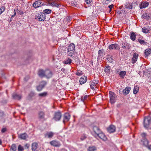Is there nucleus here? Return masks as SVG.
Here are the masks:
<instances>
[{
    "instance_id": "1",
    "label": "nucleus",
    "mask_w": 151,
    "mask_h": 151,
    "mask_svg": "<svg viewBox=\"0 0 151 151\" xmlns=\"http://www.w3.org/2000/svg\"><path fill=\"white\" fill-rule=\"evenodd\" d=\"M75 45L73 43L70 44L68 47V55L70 57L73 56L75 52Z\"/></svg>"
},
{
    "instance_id": "2",
    "label": "nucleus",
    "mask_w": 151,
    "mask_h": 151,
    "mask_svg": "<svg viewBox=\"0 0 151 151\" xmlns=\"http://www.w3.org/2000/svg\"><path fill=\"white\" fill-rule=\"evenodd\" d=\"M144 125L146 128H151V117L149 116L145 117L144 120Z\"/></svg>"
},
{
    "instance_id": "3",
    "label": "nucleus",
    "mask_w": 151,
    "mask_h": 151,
    "mask_svg": "<svg viewBox=\"0 0 151 151\" xmlns=\"http://www.w3.org/2000/svg\"><path fill=\"white\" fill-rule=\"evenodd\" d=\"M45 15L42 12L36 14L35 18L39 21H43L45 19Z\"/></svg>"
},
{
    "instance_id": "4",
    "label": "nucleus",
    "mask_w": 151,
    "mask_h": 151,
    "mask_svg": "<svg viewBox=\"0 0 151 151\" xmlns=\"http://www.w3.org/2000/svg\"><path fill=\"white\" fill-rule=\"evenodd\" d=\"M61 116L62 114L60 112L57 111L55 113L52 119L55 121H59L60 119Z\"/></svg>"
},
{
    "instance_id": "5",
    "label": "nucleus",
    "mask_w": 151,
    "mask_h": 151,
    "mask_svg": "<svg viewBox=\"0 0 151 151\" xmlns=\"http://www.w3.org/2000/svg\"><path fill=\"white\" fill-rule=\"evenodd\" d=\"M43 3L41 0H38L35 1L32 4L33 6L35 8H37L43 5Z\"/></svg>"
},
{
    "instance_id": "6",
    "label": "nucleus",
    "mask_w": 151,
    "mask_h": 151,
    "mask_svg": "<svg viewBox=\"0 0 151 151\" xmlns=\"http://www.w3.org/2000/svg\"><path fill=\"white\" fill-rule=\"evenodd\" d=\"M109 95L111 103L112 104H113L115 102L116 96L113 92L111 91H109Z\"/></svg>"
},
{
    "instance_id": "7",
    "label": "nucleus",
    "mask_w": 151,
    "mask_h": 151,
    "mask_svg": "<svg viewBox=\"0 0 151 151\" xmlns=\"http://www.w3.org/2000/svg\"><path fill=\"white\" fill-rule=\"evenodd\" d=\"M46 84V82L44 81H41L39 85L37 87V90L38 91H41Z\"/></svg>"
},
{
    "instance_id": "8",
    "label": "nucleus",
    "mask_w": 151,
    "mask_h": 151,
    "mask_svg": "<svg viewBox=\"0 0 151 151\" xmlns=\"http://www.w3.org/2000/svg\"><path fill=\"white\" fill-rule=\"evenodd\" d=\"M109 48L110 50H119L120 49V46L117 44H113L109 46Z\"/></svg>"
},
{
    "instance_id": "9",
    "label": "nucleus",
    "mask_w": 151,
    "mask_h": 151,
    "mask_svg": "<svg viewBox=\"0 0 151 151\" xmlns=\"http://www.w3.org/2000/svg\"><path fill=\"white\" fill-rule=\"evenodd\" d=\"M121 47L124 49L129 50L130 49L131 46L129 43L127 42H124L122 43Z\"/></svg>"
},
{
    "instance_id": "10",
    "label": "nucleus",
    "mask_w": 151,
    "mask_h": 151,
    "mask_svg": "<svg viewBox=\"0 0 151 151\" xmlns=\"http://www.w3.org/2000/svg\"><path fill=\"white\" fill-rule=\"evenodd\" d=\"M50 144L52 145L55 147H60L61 144L60 142L56 140H54L50 141Z\"/></svg>"
},
{
    "instance_id": "11",
    "label": "nucleus",
    "mask_w": 151,
    "mask_h": 151,
    "mask_svg": "<svg viewBox=\"0 0 151 151\" xmlns=\"http://www.w3.org/2000/svg\"><path fill=\"white\" fill-rule=\"evenodd\" d=\"M70 115L68 113H65L63 116V123L65 124L66 122L69 121L70 119Z\"/></svg>"
},
{
    "instance_id": "12",
    "label": "nucleus",
    "mask_w": 151,
    "mask_h": 151,
    "mask_svg": "<svg viewBox=\"0 0 151 151\" xmlns=\"http://www.w3.org/2000/svg\"><path fill=\"white\" fill-rule=\"evenodd\" d=\"M149 4V3L146 1H142L139 5L140 8L142 9L146 8L148 6Z\"/></svg>"
},
{
    "instance_id": "13",
    "label": "nucleus",
    "mask_w": 151,
    "mask_h": 151,
    "mask_svg": "<svg viewBox=\"0 0 151 151\" xmlns=\"http://www.w3.org/2000/svg\"><path fill=\"white\" fill-rule=\"evenodd\" d=\"M52 72L50 70H45V77L47 78H49L52 76Z\"/></svg>"
},
{
    "instance_id": "14",
    "label": "nucleus",
    "mask_w": 151,
    "mask_h": 151,
    "mask_svg": "<svg viewBox=\"0 0 151 151\" xmlns=\"http://www.w3.org/2000/svg\"><path fill=\"white\" fill-rule=\"evenodd\" d=\"M28 137V135L26 133L21 134L18 135V138L26 140Z\"/></svg>"
},
{
    "instance_id": "15",
    "label": "nucleus",
    "mask_w": 151,
    "mask_h": 151,
    "mask_svg": "<svg viewBox=\"0 0 151 151\" xmlns=\"http://www.w3.org/2000/svg\"><path fill=\"white\" fill-rule=\"evenodd\" d=\"M107 130L110 133H113L116 131V127L113 125H111L107 128Z\"/></svg>"
},
{
    "instance_id": "16",
    "label": "nucleus",
    "mask_w": 151,
    "mask_h": 151,
    "mask_svg": "<svg viewBox=\"0 0 151 151\" xmlns=\"http://www.w3.org/2000/svg\"><path fill=\"white\" fill-rule=\"evenodd\" d=\"M93 129L96 135L99 134L101 132L99 128L96 126H93Z\"/></svg>"
},
{
    "instance_id": "17",
    "label": "nucleus",
    "mask_w": 151,
    "mask_h": 151,
    "mask_svg": "<svg viewBox=\"0 0 151 151\" xmlns=\"http://www.w3.org/2000/svg\"><path fill=\"white\" fill-rule=\"evenodd\" d=\"M97 136L100 139L104 141H106L107 139L106 137L104 134L102 133L101 132L99 134H97Z\"/></svg>"
},
{
    "instance_id": "18",
    "label": "nucleus",
    "mask_w": 151,
    "mask_h": 151,
    "mask_svg": "<svg viewBox=\"0 0 151 151\" xmlns=\"http://www.w3.org/2000/svg\"><path fill=\"white\" fill-rule=\"evenodd\" d=\"M38 118L39 119H42L45 118V113L43 111H39L38 112Z\"/></svg>"
},
{
    "instance_id": "19",
    "label": "nucleus",
    "mask_w": 151,
    "mask_h": 151,
    "mask_svg": "<svg viewBox=\"0 0 151 151\" xmlns=\"http://www.w3.org/2000/svg\"><path fill=\"white\" fill-rule=\"evenodd\" d=\"M138 56V54L136 53L134 54L133 57L132 59V63H136L137 60Z\"/></svg>"
},
{
    "instance_id": "20",
    "label": "nucleus",
    "mask_w": 151,
    "mask_h": 151,
    "mask_svg": "<svg viewBox=\"0 0 151 151\" xmlns=\"http://www.w3.org/2000/svg\"><path fill=\"white\" fill-rule=\"evenodd\" d=\"M87 78L86 77L83 76L80 79L79 82L81 84L85 83L87 81Z\"/></svg>"
},
{
    "instance_id": "21",
    "label": "nucleus",
    "mask_w": 151,
    "mask_h": 151,
    "mask_svg": "<svg viewBox=\"0 0 151 151\" xmlns=\"http://www.w3.org/2000/svg\"><path fill=\"white\" fill-rule=\"evenodd\" d=\"M143 18L146 19V20H151V14H144L142 15Z\"/></svg>"
},
{
    "instance_id": "22",
    "label": "nucleus",
    "mask_w": 151,
    "mask_h": 151,
    "mask_svg": "<svg viewBox=\"0 0 151 151\" xmlns=\"http://www.w3.org/2000/svg\"><path fill=\"white\" fill-rule=\"evenodd\" d=\"M12 97L14 99L18 100H20L22 98V96L21 95L16 93H13L12 95Z\"/></svg>"
},
{
    "instance_id": "23",
    "label": "nucleus",
    "mask_w": 151,
    "mask_h": 151,
    "mask_svg": "<svg viewBox=\"0 0 151 151\" xmlns=\"http://www.w3.org/2000/svg\"><path fill=\"white\" fill-rule=\"evenodd\" d=\"M38 144L37 142H34L32 143V151H37V149L38 147Z\"/></svg>"
},
{
    "instance_id": "24",
    "label": "nucleus",
    "mask_w": 151,
    "mask_h": 151,
    "mask_svg": "<svg viewBox=\"0 0 151 151\" xmlns=\"http://www.w3.org/2000/svg\"><path fill=\"white\" fill-rule=\"evenodd\" d=\"M130 90L131 88L130 87H127L123 90L122 92L123 94L125 95H127L129 93Z\"/></svg>"
},
{
    "instance_id": "25",
    "label": "nucleus",
    "mask_w": 151,
    "mask_h": 151,
    "mask_svg": "<svg viewBox=\"0 0 151 151\" xmlns=\"http://www.w3.org/2000/svg\"><path fill=\"white\" fill-rule=\"evenodd\" d=\"M110 67L109 66H107L104 67V70L106 75H109L110 74Z\"/></svg>"
},
{
    "instance_id": "26",
    "label": "nucleus",
    "mask_w": 151,
    "mask_h": 151,
    "mask_svg": "<svg viewBox=\"0 0 151 151\" xmlns=\"http://www.w3.org/2000/svg\"><path fill=\"white\" fill-rule=\"evenodd\" d=\"M45 70L42 69H40L38 73V75L40 77H45Z\"/></svg>"
},
{
    "instance_id": "27",
    "label": "nucleus",
    "mask_w": 151,
    "mask_h": 151,
    "mask_svg": "<svg viewBox=\"0 0 151 151\" xmlns=\"http://www.w3.org/2000/svg\"><path fill=\"white\" fill-rule=\"evenodd\" d=\"M97 84V83L96 81H91L90 82V87L92 89H94L96 85Z\"/></svg>"
},
{
    "instance_id": "28",
    "label": "nucleus",
    "mask_w": 151,
    "mask_h": 151,
    "mask_svg": "<svg viewBox=\"0 0 151 151\" xmlns=\"http://www.w3.org/2000/svg\"><path fill=\"white\" fill-rule=\"evenodd\" d=\"M54 134V133L53 132H47L45 134V137L50 138L52 137Z\"/></svg>"
},
{
    "instance_id": "29",
    "label": "nucleus",
    "mask_w": 151,
    "mask_h": 151,
    "mask_svg": "<svg viewBox=\"0 0 151 151\" xmlns=\"http://www.w3.org/2000/svg\"><path fill=\"white\" fill-rule=\"evenodd\" d=\"M141 141L142 142L143 145L145 147L148 145L149 141L147 139H141Z\"/></svg>"
},
{
    "instance_id": "30",
    "label": "nucleus",
    "mask_w": 151,
    "mask_h": 151,
    "mask_svg": "<svg viewBox=\"0 0 151 151\" xmlns=\"http://www.w3.org/2000/svg\"><path fill=\"white\" fill-rule=\"evenodd\" d=\"M145 57H147L151 54V50L148 48L146 49L144 52Z\"/></svg>"
},
{
    "instance_id": "31",
    "label": "nucleus",
    "mask_w": 151,
    "mask_h": 151,
    "mask_svg": "<svg viewBox=\"0 0 151 151\" xmlns=\"http://www.w3.org/2000/svg\"><path fill=\"white\" fill-rule=\"evenodd\" d=\"M125 7L127 9H132V4L129 3H126L125 6Z\"/></svg>"
},
{
    "instance_id": "32",
    "label": "nucleus",
    "mask_w": 151,
    "mask_h": 151,
    "mask_svg": "<svg viewBox=\"0 0 151 151\" xmlns=\"http://www.w3.org/2000/svg\"><path fill=\"white\" fill-rule=\"evenodd\" d=\"M126 72L125 71H122L120 72L119 73V75L122 78H124V77L126 75Z\"/></svg>"
},
{
    "instance_id": "33",
    "label": "nucleus",
    "mask_w": 151,
    "mask_h": 151,
    "mask_svg": "<svg viewBox=\"0 0 151 151\" xmlns=\"http://www.w3.org/2000/svg\"><path fill=\"white\" fill-rule=\"evenodd\" d=\"M138 41L141 45H146L148 44L147 42H145V41L142 39H139Z\"/></svg>"
},
{
    "instance_id": "34",
    "label": "nucleus",
    "mask_w": 151,
    "mask_h": 151,
    "mask_svg": "<svg viewBox=\"0 0 151 151\" xmlns=\"http://www.w3.org/2000/svg\"><path fill=\"white\" fill-rule=\"evenodd\" d=\"M96 150V147L95 146H90L88 149V151H95Z\"/></svg>"
},
{
    "instance_id": "35",
    "label": "nucleus",
    "mask_w": 151,
    "mask_h": 151,
    "mask_svg": "<svg viewBox=\"0 0 151 151\" xmlns=\"http://www.w3.org/2000/svg\"><path fill=\"white\" fill-rule=\"evenodd\" d=\"M130 39L133 41L135 40L136 38V35L133 32H132L130 36Z\"/></svg>"
},
{
    "instance_id": "36",
    "label": "nucleus",
    "mask_w": 151,
    "mask_h": 151,
    "mask_svg": "<svg viewBox=\"0 0 151 151\" xmlns=\"http://www.w3.org/2000/svg\"><path fill=\"white\" fill-rule=\"evenodd\" d=\"M52 12V10L51 9H46L45 10H43L42 13H44L45 15V14H50Z\"/></svg>"
},
{
    "instance_id": "37",
    "label": "nucleus",
    "mask_w": 151,
    "mask_h": 151,
    "mask_svg": "<svg viewBox=\"0 0 151 151\" xmlns=\"http://www.w3.org/2000/svg\"><path fill=\"white\" fill-rule=\"evenodd\" d=\"M17 150V146L15 144H13L12 145L10 148L11 151H16Z\"/></svg>"
},
{
    "instance_id": "38",
    "label": "nucleus",
    "mask_w": 151,
    "mask_h": 151,
    "mask_svg": "<svg viewBox=\"0 0 151 151\" xmlns=\"http://www.w3.org/2000/svg\"><path fill=\"white\" fill-rule=\"evenodd\" d=\"M72 62V60L70 58H68L67 59L64 61L65 64H70Z\"/></svg>"
},
{
    "instance_id": "39",
    "label": "nucleus",
    "mask_w": 151,
    "mask_h": 151,
    "mask_svg": "<svg viewBox=\"0 0 151 151\" xmlns=\"http://www.w3.org/2000/svg\"><path fill=\"white\" fill-rule=\"evenodd\" d=\"M87 95L83 96L81 97V100L82 101H83L84 102V103L85 101L87 100Z\"/></svg>"
},
{
    "instance_id": "40",
    "label": "nucleus",
    "mask_w": 151,
    "mask_h": 151,
    "mask_svg": "<svg viewBox=\"0 0 151 151\" xmlns=\"http://www.w3.org/2000/svg\"><path fill=\"white\" fill-rule=\"evenodd\" d=\"M104 52V51L103 49L99 50L98 52V57L102 56Z\"/></svg>"
},
{
    "instance_id": "41",
    "label": "nucleus",
    "mask_w": 151,
    "mask_h": 151,
    "mask_svg": "<svg viewBox=\"0 0 151 151\" xmlns=\"http://www.w3.org/2000/svg\"><path fill=\"white\" fill-rule=\"evenodd\" d=\"M139 87L136 86L134 87L133 90V93L134 94H136L139 91Z\"/></svg>"
},
{
    "instance_id": "42",
    "label": "nucleus",
    "mask_w": 151,
    "mask_h": 151,
    "mask_svg": "<svg viewBox=\"0 0 151 151\" xmlns=\"http://www.w3.org/2000/svg\"><path fill=\"white\" fill-rule=\"evenodd\" d=\"M142 31L144 33H147L149 32V30L145 27L142 28Z\"/></svg>"
},
{
    "instance_id": "43",
    "label": "nucleus",
    "mask_w": 151,
    "mask_h": 151,
    "mask_svg": "<svg viewBox=\"0 0 151 151\" xmlns=\"http://www.w3.org/2000/svg\"><path fill=\"white\" fill-rule=\"evenodd\" d=\"M71 3V5L73 6H76L77 5V3L75 0L74 1L71 0V1H70Z\"/></svg>"
},
{
    "instance_id": "44",
    "label": "nucleus",
    "mask_w": 151,
    "mask_h": 151,
    "mask_svg": "<svg viewBox=\"0 0 151 151\" xmlns=\"http://www.w3.org/2000/svg\"><path fill=\"white\" fill-rule=\"evenodd\" d=\"M76 74L77 76H80L83 74V72L80 70H78L76 73Z\"/></svg>"
},
{
    "instance_id": "45",
    "label": "nucleus",
    "mask_w": 151,
    "mask_h": 151,
    "mask_svg": "<svg viewBox=\"0 0 151 151\" xmlns=\"http://www.w3.org/2000/svg\"><path fill=\"white\" fill-rule=\"evenodd\" d=\"M141 136L142 137V139H147L146 137L147 136V134L146 133H143L141 134Z\"/></svg>"
},
{
    "instance_id": "46",
    "label": "nucleus",
    "mask_w": 151,
    "mask_h": 151,
    "mask_svg": "<svg viewBox=\"0 0 151 151\" xmlns=\"http://www.w3.org/2000/svg\"><path fill=\"white\" fill-rule=\"evenodd\" d=\"M24 150L23 147L19 145L18 147V151H23Z\"/></svg>"
},
{
    "instance_id": "47",
    "label": "nucleus",
    "mask_w": 151,
    "mask_h": 151,
    "mask_svg": "<svg viewBox=\"0 0 151 151\" xmlns=\"http://www.w3.org/2000/svg\"><path fill=\"white\" fill-rule=\"evenodd\" d=\"M93 1V0H85V2L86 4H88L90 5L92 3Z\"/></svg>"
},
{
    "instance_id": "48",
    "label": "nucleus",
    "mask_w": 151,
    "mask_h": 151,
    "mask_svg": "<svg viewBox=\"0 0 151 151\" xmlns=\"http://www.w3.org/2000/svg\"><path fill=\"white\" fill-rule=\"evenodd\" d=\"M47 94L46 92H44L42 93H40L39 94V96H40L44 97L46 96Z\"/></svg>"
},
{
    "instance_id": "49",
    "label": "nucleus",
    "mask_w": 151,
    "mask_h": 151,
    "mask_svg": "<svg viewBox=\"0 0 151 151\" xmlns=\"http://www.w3.org/2000/svg\"><path fill=\"white\" fill-rule=\"evenodd\" d=\"M52 5L53 6H55L56 7H58L59 5V4L55 2L52 3Z\"/></svg>"
},
{
    "instance_id": "50",
    "label": "nucleus",
    "mask_w": 151,
    "mask_h": 151,
    "mask_svg": "<svg viewBox=\"0 0 151 151\" xmlns=\"http://www.w3.org/2000/svg\"><path fill=\"white\" fill-rule=\"evenodd\" d=\"M114 6V5L113 4H112L111 5H110L108 6L109 8V12H110L111 11L112 9L113 6Z\"/></svg>"
},
{
    "instance_id": "51",
    "label": "nucleus",
    "mask_w": 151,
    "mask_h": 151,
    "mask_svg": "<svg viewBox=\"0 0 151 151\" xmlns=\"http://www.w3.org/2000/svg\"><path fill=\"white\" fill-rule=\"evenodd\" d=\"M86 138V136L85 135L82 136L81 138V140H83L85 139Z\"/></svg>"
},
{
    "instance_id": "52",
    "label": "nucleus",
    "mask_w": 151,
    "mask_h": 151,
    "mask_svg": "<svg viewBox=\"0 0 151 151\" xmlns=\"http://www.w3.org/2000/svg\"><path fill=\"white\" fill-rule=\"evenodd\" d=\"M6 130L7 129L6 128H3L1 130V132L3 133L5 132Z\"/></svg>"
},
{
    "instance_id": "53",
    "label": "nucleus",
    "mask_w": 151,
    "mask_h": 151,
    "mask_svg": "<svg viewBox=\"0 0 151 151\" xmlns=\"http://www.w3.org/2000/svg\"><path fill=\"white\" fill-rule=\"evenodd\" d=\"M29 144L27 143L25 145L24 147L25 148H27L28 149L29 148Z\"/></svg>"
},
{
    "instance_id": "54",
    "label": "nucleus",
    "mask_w": 151,
    "mask_h": 151,
    "mask_svg": "<svg viewBox=\"0 0 151 151\" xmlns=\"http://www.w3.org/2000/svg\"><path fill=\"white\" fill-rule=\"evenodd\" d=\"M120 70L119 68L117 69L115 71V72L116 73H119L120 72Z\"/></svg>"
},
{
    "instance_id": "55",
    "label": "nucleus",
    "mask_w": 151,
    "mask_h": 151,
    "mask_svg": "<svg viewBox=\"0 0 151 151\" xmlns=\"http://www.w3.org/2000/svg\"><path fill=\"white\" fill-rule=\"evenodd\" d=\"M149 150H151V145H148L146 147Z\"/></svg>"
},
{
    "instance_id": "56",
    "label": "nucleus",
    "mask_w": 151,
    "mask_h": 151,
    "mask_svg": "<svg viewBox=\"0 0 151 151\" xmlns=\"http://www.w3.org/2000/svg\"><path fill=\"white\" fill-rule=\"evenodd\" d=\"M122 10H117V13L118 14H122Z\"/></svg>"
},
{
    "instance_id": "57",
    "label": "nucleus",
    "mask_w": 151,
    "mask_h": 151,
    "mask_svg": "<svg viewBox=\"0 0 151 151\" xmlns=\"http://www.w3.org/2000/svg\"><path fill=\"white\" fill-rule=\"evenodd\" d=\"M0 9H1V11L3 12L5 10L4 6H2L1 8H0Z\"/></svg>"
},
{
    "instance_id": "58",
    "label": "nucleus",
    "mask_w": 151,
    "mask_h": 151,
    "mask_svg": "<svg viewBox=\"0 0 151 151\" xmlns=\"http://www.w3.org/2000/svg\"><path fill=\"white\" fill-rule=\"evenodd\" d=\"M34 93L32 92H30L29 94V96L32 97L34 96Z\"/></svg>"
},
{
    "instance_id": "59",
    "label": "nucleus",
    "mask_w": 151,
    "mask_h": 151,
    "mask_svg": "<svg viewBox=\"0 0 151 151\" xmlns=\"http://www.w3.org/2000/svg\"><path fill=\"white\" fill-rule=\"evenodd\" d=\"M19 13H20V14H24L22 10H19L18 11Z\"/></svg>"
},
{
    "instance_id": "60",
    "label": "nucleus",
    "mask_w": 151,
    "mask_h": 151,
    "mask_svg": "<svg viewBox=\"0 0 151 151\" xmlns=\"http://www.w3.org/2000/svg\"><path fill=\"white\" fill-rule=\"evenodd\" d=\"M59 151H67V150L65 149L62 148Z\"/></svg>"
},
{
    "instance_id": "61",
    "label": "nucleus",
    "mask_w": 151,
    "mask_h": 151,
    "mask_svg": "<svg viewBox=\"0 0 151 151\" xmlns=\"http://www.w3.org/2000/svg\"><path fill=\"white\" fill-rule=\"evenodd\" d=\"M16 12H15L14 14L12 16V17H11V18H12V17L15 16L16 15Z\"/></svg>"
},
{
    "instance_id": "62",
    "label": "nucleus",
    "mask_w": 151,
    "mask_h": 151,
    "mask_svg": "<svg viewBox=\"0 0 151 151\" xmlns=\"http://www.w3.org/2000/svg\"><path fill=\"white\" fill-rule=\"evenodd\" d=\"M122 7H123V6H119V9H121L122 8Z\"/></svg>"
},
{
    "instance_id": "63",
    "label": "nucleus",
    "mask_w": 151,
    "mask_h": 151,
    "mask_svg": "<svg viewBox=\"0 0 151 151\" xmlns=\"http://www.w3.org/2000/svg\"><path fill=\"white\" fill-rule=\"evenodd\" d=\"M3 12L1 11V9H0V15Z\"/></svg>"
},
{
    "instance_id": "64",
    "label": "nucleus",
    "mask_w": 151,
    "mask_h": 151,
    "mask_svg": "<svg viewBox=\"0 0 151 151\" xmlns=\"http://www.w3.org/2000/svg\"><path fill=\"white\" fill-rule=\"evenodd\" d=\"M2 143V142L1 141V140H0V145H1Z\"/></svg>"
}]
</instances>
